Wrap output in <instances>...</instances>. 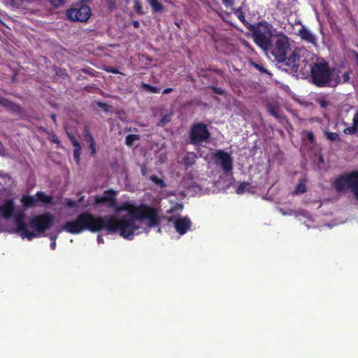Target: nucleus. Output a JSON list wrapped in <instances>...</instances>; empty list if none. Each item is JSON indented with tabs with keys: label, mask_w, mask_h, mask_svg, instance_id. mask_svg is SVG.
<instances>
[{
	"label": "nucleus",
	"mask_w": 358,
	"mask_h": 358,
	"mask_svg": "<svg viewBox=\"0 0 358 358\" xmlns=\"http://www.w3.org/2000/svg\"><path fill=\"white\" fill-rule=\"evenodd\" d=\"M67 136L69 140L71 141L73 146L74 145V143H80L76 139V138L72 134L67 132Z\"/></svg>",
	"instance_id": "a19ab883"
},
{
	"label": "nucleus",
	"mask_w": 358,
	"mask_h": 358,
	"mask_svg": "<svg viewBox=\"0 0 358 358\" xmlns=\"http://www.w3.org/2000/svg\"><path fill=\"white\" fill-rule=\"evenodd\" d=\"M141 87L142 90L150 93H158L160 91L159 87L145 83H141Z\"/></svg>",
	"instance_id": "393cba45"
},
{
	"label": "nucleus",
	"mask_w": 358,
	"mask_h": 358,
	"mask_svg": "<svg viewBox=\"0 0 358 358\" xmlns=\"http://www.w3.org/2000/svg\"><path fill=\"white\" fill-rule=\"evenodd\" d=\"M135 220H137L131 217L119 219L113 215L98 216L85 211L74 220L66 222L62 229L71 234H79L85 231L96 233L106 230L112 234L119 231L124 238L132 239L134 233L139 229Z\"/></svg>",
	"instance_id": "f257e3e1"
},
{
	"label": "nucleus",
	"mask_w": 358,
	"mask_h": 358,
	"mask_svg": "<svg viewBox=\"0 0 358 358\" xmlns=\"http://www.w3.org/2000/svg\"><path fill=\"white\" fill-rule=\"evenodd\" d=\"M310 80L317 87H333L341 83L338 73L324 59H317L310 64Z\"/></svg>",
	"instance_id": "7ed1b4c3"
},
{
	"label": "nucleus",
	"mask_w": 358,
	"mask_h": 358,
	"mask_svg": "<svg viewBox=\"0 0 358 358\" xmlns=\"http://www.w3.org/2000/svg\"><path fill=\"white\" fill-rule=\"evenodd\" d=\"M83 199H84V197H83V196L80 197V198L78 199V201H76V202H77V204H78V203H81V202H83Z\"/></svg>",
	"instance_id": "4d7b16f0"
},
{
	"label": "nucleus",
	"mask_w": 358,
	"mask_h": 358,
	"mask_svg": "<svg viewBox=\"0 0 358 358\" xmlns=\"http://www.w3.org/2000/svg\"><path fill=\"white\" fill-rule=\"evenodd\" d=\"M66 16L72 22H85L92 16V10L89 6L79 3L67 10Z\"/></svg>",
	"instance_id": "6e6552de"
},
{
	"label": "nucleus",
	"mask_w": 358,
	"mask_h": 358,
	"mask_svg": "<svg viewBox=\"0 0 358 358\" xmlns=\"http://www.w3.org/2000/svg\"><path fill=\"white\" fill-rule=\"evenodd\" d=\"M252 36L255 43L265 51L269 48L274 37L271 30V25L268 23L261 24L253 31Z\"/></svg>",
	"instance_id": "423d86ee"
},
{
	"label": "nucleus",
	"mask_w": 358,
	"mask_h": 358,
	"mask_svg": "<svg viewBox=\"0 0 358 358\" xmlns=\"http://www.w3.org/2000/svg\"><path fill=\"white\" fill-rule=\"evenodd\" d=\"M152 8L153 13H162L164 6L159 0H147Z\"/></svg>",
	"instance_id": "5701e85b"
},
{
	"label": "nucleus",
	"mask_w": 358,
	"mask_h": 358,
	"mask_svg": "<svg viewBox=\"0 0 358 358\" xmlns=\"http://www.w3.org/2000/svg\"><path fill=\"white\" fill-rule=\"evenodd\" d=\"M169 122H171V116H170V115L166 114V115H163L162 119L158 122L157 125L159 127H164Z\"/></svg>",
	"instance_id": "473e14b6"
},
{
	"label": "nucleus",
	"mask_w": 358,
	"mask_h": 358,
	"mask_svg": "<svg viewBox=\"0 0 358 358\" xmlns=\"http://www.w3.org/2000/svg\"><path fill=\"white\" fill-rule=\"evenodd\" d=\"M50 117L52 120V121L56 123L57 122V115L55 114H51Z\"/></svg>",
	"instance_id": "5fc2aeb1"
},
{
	"label": "nucleus",
	"mask_w": 358,
	"mask_h": 358,
	"mask_svg": "<svg viewBox=\"0 0 358 358\" xmlns=\"http://www.w3.org/2000/svg\"><path fill=\"white\" fill-rule=\"evenodd\" d=\"M132 24L135 28H139L140 27V23L137 20L132 21Z\"/></svg>",
	"instance_id": "8fccbe9b"
},
{
	"label": "nucleus",
	"mask_w": 358,
	"mask_h": 358,
	"mask_svg": "<svg viewBox=\"0 0 358 358\" xmlns=\"http://www.w3.org/2000/svg\"><path fill=\"white\" fill-rule=\"evenodd\" d=\"M15 211V203L13 199H6L4 203L0 206V216L8 220L13 217Z\"/></svg>",
	"instance_id": "4468645a"
},
{
	"label": "nucleus",
	"mask_w": 358,
	"mask_h": 358,
	"mask_svg": "<svg viewBox=\"0 0 358 358\" xmlns=\"http://www.w3.org/2000/svg\"><path fill=\"white\" fill-rule=\"evenodd\" d=\"M324 135H325L326 138L330 141H332V142H340L341 141V138H340L338 134L336 132H331V131H327L324 132Z\"/></svg>",
	"instance_id": "a878e982"
},
{
	"label": "nucleus",
	"mask_w": 358,
	"mask_h": 358,
	"mask_svg": "<svg viewBox=\"0 0 358 358\" xmlns=\"http://www.w3.org/2000/svg\"><path fill=\"white\" fill-rule=\"evenodd\" d=\"M54 224V217L50 213H44L34 217L29 222V227L41 236L47 229Z\"/></svg>",
	"instance_id": "1a4fd4ad"
},
{
	"label": "nucleus",
	"mask_w": 358,
	"mask_h": 358,
	"mask_svg": "<svg viewBox=\"0 0 358 358\" xmlns=\"http://www.w3.org/2000/svg\"><path fill=\"white\" fill-rule=\"evenodd\" d=\"M107 71L110 72V73H115V74H117L120 73L119 71L115 68H110V69H107Z\"/></svg>",
	"instance_id": "de8ad7c7"
},
{
	"label": "nucleus",
	"mask_w": 358,
	"mask_h": 358,
	"mask_svg": "<svg viewBox=\"0 0 358 358\" xmlns=\"http://www.w3.org/2000/svg\"><path fill=\"white\" fill-rule=\"evenodd\" d=\"M91 0H81V3H83V2H87V1H90Z\"/></svg>",
	"instance_id": "bf43d9fd"
},
{
	"label": "nucleus",
	"mask_w": 358,
	"mask_h": 358,
	"mask_svg": "<svg viewBox=\"0 0 358 358\" xmlns=\"http://www.w3.org/2000/svg\"><path fill=\"white\" fill-rule=\"evenodd\" d=\"M210 138V133L208 129L207 124L201 122L191 125L189 132L190 144L201 145L202 143L208 141Z\"/></svg>",
	"instance_id": "0eeeda50"
},
{
	"label": "nucleus",
	"mask_w": 358,
	"mask_h": 358,
	"mask_svg": "<svg viewBox=\"0 0 358 358\" xmlns=\"http://www.w3.org/2000/svg\"><path fill=\"white\" fill-rule=\"evenodd\" d=\"M7 103L8 99L0 95V106H3V105L7 104Z\"/></svg>",
	"instance_id": "49530a36"
},
{
	"label": "nucleus",
	"mask_w": 358,
	"mask_h": 358,
	"mask_svg": "<svg viewBox=\"0 0 358 358\" xmlns=\"http://www.w3.org/2000/svg\"><path fill=\"white\" fill-rule=\"evenodd\" d=\"M192 222L188 217H180L174 222L176 231L180 234H185L191 228Z\"/></svg>",
	"instance_id": "ddd939ff"
},
{
	"label": "nucleus",
	"mask_w": 358,
	"mask_h": 358,
	"mask_svg": "<svg viewBox=\"0 0 358 358\" xmlns=\"http://www.w3.org/2000/svg\"><path fill=\"white\" fill-rule=\"evenodd\" d=\"M251 64H252V66H254L257 70H258L259 71H260V72H262V73H266V74H271V73H269V71H268L266 69L264 68L262 66L259 65V64H257V63H255V62H251Z\"/></svg>",
	"instance_id": "c9c22d12"
},
{
	"label": "nucleus",
	"mask_w": 358,
	"mask_h": 358,
	"mask_svg": "<svg viewBox=\"0 0 358 358\" xmlns=\"http://www.w3.org/2000/svg\"><path fill=\"white\" fill-rule=\"evenodd\" d=\"M134 9L136 10V12L138 14V15H143L144 13L143 11V8H142V5L141 3V2L138 1V0H136L134 1Z\"/></svg>",
	"instance_id": "72a5a7b5"
},
{
	"label": "nucleus",
	"mask_w": 358,
	"mask_h": 358,
	"mask_svg": "<svg viewBox=\"0 0 358 358\" xmlns=\"http://www.w3.org/2000/svg\"><path fill=\"white\" fill-rule=\"evenodd\" d=\"M49 2L55 8H58L63 5L66 0H48Z\"/></svg>",
	"instance_id": "ea45409f"
},
{
	"label": "nucleus",
	"mask_w": 358,
	"mask_h": 358,
	"mask_svg": "<svg viewBox=\"0 0 358 358\" xmlns=\"http://www.w3.org/2000/svg\"><path fill=\"white\" fill-rule=\"evenodd\" d=\"M343 83L349 82V80H350V73L348 71H345L343 74Z\"/></svg>",
	"instance_id": "c03bdc74"
},
{
	"label": "nucleus",
	"mask_w": 358,
	"mask_h": 358,
	"mask_svg": "<svg viewBox=\"0 0 358 358\" xmlns=\"http://www.w3.org/2000/svg\"><path fill=\"white\" fill-rule=\"evenodd\" d=\"M266 108L268 113L271 115L273 116L276 119L280 118V116H279L278 113H277V107L275 106H274L273 104H272L271 103H268L266 105Z\"/></svg>",
	"instance_id": "bb28decb"
},
{
	"label": "nucleus",
	"mask_w": 358,
	"mask_h": 358,
	"mask_svg": "<svg viewBox=\"0 0 358 358\" xmlns=\"http://www.w3.org/2000/svg\"><path fill=\"white\" fill-rule=\"evenodd\" d=\"M213 71L218 75L222 76V74H223V71L219 69H213Z\"/></svg>",
	"instance_id": "3c124183"
},
{
	"label": "nucleus",
	"mask_w": 358,
	"mask_h": 358,
	"mask_svg": "<svg viewBox=\"0 0 358 358\" xmlns=\"http://www.w3.org/2000/svg\"><path fill=\"white\" fill-rule=\"evenodd\" d=\"M306 182V180L305 178H301V180H299V182L296 185V187L294 189V194L298 195L306 192L307 188Z\"/></svg>",
	"instance_id": "b1692460"
},
{
	"label": "nucleus",
	"mask_w": 358,
	"mask_h": 358,
	"mask_svg": "<svg viewBox=\"0 0 358 358\" xmlns=\"http://www.w3.org/2000/svg\"><path fill=\"white\" fill-rule=\"evenodd\" d=\"M141 174L144 176H146L147 174H148V169L147 167L145 166V165H142L141 166Z\"/></svg>",
	"instance_id": "a18cd8bd"
},
{
	"label": "nucleus",
	"mask_w": 358,
	"mask_h": 358,
	"mask_svg": "<svg viewBox=\"0 0 358 358\" xmlns=\"http://www.w3.org/2000/svg\"><path fill=\"white\" fill-rule=\"evenodd\" d=\"M50 249L52 250H55V248H56V242L55 241H52V243L50 245Z\"/></svg>",
	"instance_id": "603ef678"
},
{
	"label": "nucleus",
	"mask_w": 358,
	"mask_h": 358,
	"mask_svg": "<svg viewBox=\"0 0 358 358\" xmlns=\"http://www.w3.org/2000/svg\"><path fill=\"white\" fill-rule=\"evenodd\" d=\"M334 186L338 192L345 189H350L358 201V171H352L338 176L334 182Z\"/></svg>",
	"instance_id": "39448f33"
},
{
	"label": "nucleus",
	"mask_w": 358,
	"mask_h": 358,
	"mask_svg": "<svg viewBox=\"0 0 358 358\" xmlns=\"http://www.w3.org/2000/svg\"><path fill=\"white\" fill-rule=\"evenodd\" d=\"M246 0H222V4L227 8L232 9L236 6H241V4H245Z\"/></svg>",
	"instance_id": "4be33fe9"
},
{
	"label": "nucleus",
	"mask_w": 358,
	"mask_h": 358,
	"mask_svg": "<svg viewBox=\"0 0 358 358\" xmlns=\"http://www.w3.org/2000/svg\"><path fill=\"white\" fill-rule=\"evenodd\" d=\"M50 139L52 143H54L55 144L59 145L60 143V141L59 140L58 137L57 136V135L55 134H52L50 136Z\"/></svg>",
	"instance_id": "79ce46f5"
},
{
	"label": "nucleus",
	"mask_w": 358,
	"mask_h": 358,
	"mask_svg": "<svg viewBox=\"0 0 358 358\" xmlns=\"http://www.w3.org/2000/svg\"><path fill=\"white\" fill-rule=\"evenodd\" d=\"M197 158L196 155L194 152H188L183 158V164L185 169L192 166Z\"/></svg>",
	"instance_id": "aec40b11"
},
{
	"label": "nucleus",
	"mask_w": 358,
	"mask_h": 358,
	"mask_svg": "<svg viewBox=\"0 0 358 358\" xmlns=\"http://www.w3.org/2000/svg\"><path fill=\"white\" fill-rule=\"evenodd\" d=\"M266 51L277 62L282 63V66L285 71L296 73L299 71L300 57L296 51L292 52L287 57V54L290 51V44L289 38L285 34L275 35L273 38V42Z\"/></svg>",
	"instance_id": "f03ea898"
},
{
	"label": "nucleus",
	"mask_w": 358,
	"mask_h": 358,
	"mask_svg": "<svg viewBox=\"0 0 358 358\" xmlns=\"http://www.w3.org/2000/svg\"><path fill=\"white\" fill-rule=\"evenodd\" d=\"M173 88L168 87L163 91V94H166L173 92Z\"/></svg>",
	"instance_id": "09e8293b"
},
{
	"label": "nucleus",
	"mask_w": 358,
	"mask_h": 358,
	"mask_svg": "<svg viewBox=\"0 0 358 358\" xmlns=\"http://www.w3.org/2000/svg\"><path fill=\"white\" fill-rule=\"evenodd\" d=\"M303 134L306 136V138L308 139V141L311 143H315V136H314V134L313 131H303Z\"/></svg>",
	"instance_id": "e433bc0d"
},
{
	"label": "nucleus",
	"mask_w": 358,
	"mask_h": 358,
	"mask_svg": "<svg viewBox=\"0 0 358 358\" xmlns=\"http://www.w3.org/2000/svg\"><path fill=\"white\" fill-rule=\"evenodd\" d=\"M301 39L316 46L317 45V37L306 27L302 26L298 31Z\"/></svg>",
	"instance_id": "2eb2a0df"
},
{
	"label": "nucleus",
	"mask_w": 358,
	"mask_h": 358,
	"mask_svg": "<svg viewBox=\"0 0 358 358\" xmlns=\"http://www.w3.org/2000/svg\"><path fill=\"white\" fill-rule=\"evenodd\" d=\"M74 150H73V158L75 161L78 164L80 160V155H81V145L80 143H74Z\"/></svg>",
	"instance_id": "cd10ccee"
},
{
	"label": "nucleus",
	"mask_w": 358,
	"mask_h": 358,
	"mask_svg": "<svg viewBox=\"0 0 358 358\" xmlns=\"http://www.w3.org/2000/svg\"><path fill=\"white\" fill-rule=\"evenodd\" d=\"M114 209L116 213L127 211L132 218L138 220H148L149 227H155L159 224V217L157 209L146 204L134 206L129 201H126L120 206H117L116 205Z\"/></svg>",
	"instance_id": "20e7f679"
},
{
	"label": "nucleus",
	"mask_w": 358,
	"mask_h": 358,
	"mask_svg": "<svg viewBox=\"0 0 358 358\" xmlns=\"http://www.w3.org/2000/svg\"><path fill=\"white\" fill-rule=\"evenodd\" d=\"M215 164L222 167L224 173L228 174L233 169V159L231 155L224 150H217L214 155Z\"/></svg>",
	"instance_id": "9b49d317"
},
{
	"label": "nucleus",
	"mask_w": 358,
	"mask_h": 358,
	"mask_svg": "<svg viewBox=\"0 0 358 358\" xmlns=\"http://www.w3.org/2000/svg\"><path fill=\"white\" fill-rule=\"evenodd\" d=\"M246 7L245 4H241V6H236L235 8L231 9L235 15L237 17V18L245 25L247 27L249 23L245 20L244 13L243 11V9Z\"/></svg>",
	"instance_id": "a211bd4d"
},
{
	"label": "nucleus",
	"mask_w": 358,
	"mask_h": 358,
	"mask_svg": "<svg viewBox=\"0 0 358 358\" xmlns=\"http://www.w3.org/2000/svg\"><path fill=\"white\" fill-rule=\"evenodd\" d=\"M316 101L322 108H326L329 105V101H327L324 98H319L316 100Z\"/></svg>",
	"instance_id": "4c0bfd02"
},
{
	"label": "nucleus",
	"mask_w": 358,
	"mask_h": 358,
	"mask_svg": "<svg viewBox=\"0 0 358 358\" xmlns=\"http://www.w3.org/2000/svg\"><path fill=\"white\" fill-rule=\"evenodd\" d=\"M116 194L117 192L113 189L106 190L103 196L94 197V205L107 204L108 208H115L117 203Z\"/></svg>",
	"instance_id": "f8f14e48"
},
{
	"label": "nucleus",
	"mask_w": 358,
	"mask_h": 358,
	"mask_svg": "<svg viewBox=\"0 0 358 358\" xmlns=\"http://www.w3.org/2000/svg\"><path fill=\"white\" fill-rule=\"evenodd\" d=\"M248 187H250V183L246 182H241L238 187L236 188V193L238 194H243L246 190L248 189Z\"/></svg>",
	"instance_id": "2f4dec72"
},
{
	"label": "nucleus",
	"mask_w": 358,
	"mask_h": 358,
	"mask_svg": "<svg viewBox=\"0 0 358 358\" xmlns=\"http://www.w3.org/2000/svg\"><path fill=\"white\" fill-rule=\"evenodd\" d=\"M83 136L85 141L88 143L91 151V155L94 156L96 153V142L94 136L90 131L88 126H85L83 129Z\"/></svg>",
	"instance_id": "dca6fc26"
},
{
	"label": "nucleus",
	"mask_w": 358,
	"mask_h": 358,
	"mask_svg": "<svg viewBox=\"0 0 358 358\" xmlns=\"http://www.w3.org/2000/svg\"><path fill=\"white\" fill-rule=\"evenodd\" d=\"M352 122V127H348L343 130L345 134L354 135L358 131V110L354 115Z\"/></svg>",
	"instance_id": "6ab92c4d"
},
{
	"label": "nucleus",
	"mask_w": 358,
	"mask_h": 358,
	"mask_svg": "<svg viewBox=\"0 0 358 358\" xmlns=\"http://www.w3.org/2000/svg\"><path fill=\"white\" fill-rule=\"evenodd\" d=\"M106 4L108 10L110 11H113L116 8L115 0H106Z\"/></svg>",
	"instance_id": "f704fd0d"
},
{
	"label": "nucleus",
	"mask_w": 358,
	"mask_h": 358,
	"mask_svg": "<svg viewBox=\"0 0 358 358\" xmlns=\"http://www.w3.org/2000/svg\"><path fill=\"white\" fill-rule=\"evenodd\" d=\"M24 215L23 213L19 214L15 219V228L14 229L15 233L20 235L22 238H27L29 241H31L36 237L38 236V234L35 231H31L29 230L27 225L24 222Z\"/></svg>",
	"instance_id": "9d476101"
},
{
	"label": "nucleus",
	"mask_w": 358,
	"mask_h": 358,
	"mask_svg": "<svg viewBox=\"0 0 358 358\" xmlns=\"http://www.w3.org/2000/svg\"><path fill=\"white\" fill-rule=\"evenodd\" d=\"M150 180L154 182L155 185H159V187H161L162 188L163 187H166V183L165 182L161 179V178H159L156 175H152L150 176Z\"/></svg>",
	"instance_id": "7c9ffc66"
},
{
	"label": "nucleus",
	"mask_w": 358,
	"mask_h": 358,
	"mask_svg": "<svg viewBox=\"0 0 358 358\" xmlns=\"http://www.w3.org/2000/svg\"><path fill=\"white\" fill-rule=\"evenodd\" d=\"M36 199L37 201L50 204L52 202V197L51 196L46 195L43 192H37L35 194Z\"/></svg>",
	"instance_id": "412c9836"
},
{
	"label": "nucleus",
	"mask_w": 358,
	"mask_h": 358,
	"mask_svg": "<svg viewBox=\"0 0 358 358\" xmlns=\"http://www.w3.org/2000/svg\"><path fill=\"white\" fill-rule=\"evenodd\" d=\"M140 138L139 135L137 134H129L126 136L125 143L128 146H131L135 141H137Z\"/></svg>",
	"instance_id": "c756f323"
},
{
	"label": "nucleus",
	"mask_w": 358,
	"mask_h": 358,
	"mask_svg": "<svg viewBox=\"0 0 358 358\" xmlns=\"http://www.w3.org/2000/svg\"><path fill=\"white\" fill-rule=\"evenodd\" d=\"M97 242H98L99 243H103V238L101 237V236H100V235H98V236H97Z\"/></svg>",
	"instance_id": "864d4df0"
},
{
	"label": "nucleus",
	"mask_w": 358,
	"mask_h": 358,
	"mask_svg": "<svg viewBox=\"0 0 358 358\" xmlns=\"http://www.w3.org/2000/svg\"><path fill=\"white\" fill-rule=\"evenodd\" d=\"M20 201L25 209L33 208L36 206L37 203L35 196L22 195Z\"/></svg>",
	"instance_id": "f3484780"
},
{
	"label": "nucleus",
	"mask_w": 358,
	"mask_h": 358,
	"mask_svg": "<svg viewBox=\"0 0 358 358\" xmlns=\"http://www.w3.org/2000/svg\"><path fill=\"white\" fill-rule=\"evenodd\" d=\"M66 206L69 208H75L77 206V202L72 199H68L66 202Z\"/></svg>",
	"instance_id": "37998d69"
},
{
	"label": "nucleus",
	"mask_w": 358,
	"mask_h": 358,
	"mask_svg": "<svg viewBox=\"0 0 358 358\" xmlns=\"http://www.w3.org/2000/svg\"><path fill=\"white\" fill-rule=\"evenodd\" d=\"M3 106L9 108L13 111L20 113L22 112V108L20 105L16 104L8 99L7 104H4Z\"/></svg>",
	"instance_id": "c85d7f7f"
},
{
	"label": "nucleus",
	"mask_w": 358,
	"mask_h": 358,
	"mask_svg": "<svg viewBox=\"0 0 358 358\" xmlns=\"http://www.w3.org/2000/svg\"><path fill=\"white\" fill-rule=\"evenodd\" d=\"M3 144H2V143L0 141V150H3Z\"/></svg>",
	"instance_id": "13d9d810"
},
{
	"label": "nucleus",
	"mask_w": 358,
	"mask_h": 358,
	"mask_svg": "<svg viewBox=\"0 0 358 358\" xmlns=\"http://www.w3.org/2000/svg\"><path fill=\"white\" fill-rule=\"evenodd\" d=\"M209 88L211 89L215 94H217L219 95H224L225 94V90L222 88L217 87L215 86H210Z\"/></svg>",
	"instance_id": "58836bf2"
},
{
	"label": "nucleus",
	"mask_w": 358,
	"mask_h": 358,
	"mask_svg": "<svg viewBox=\"0 0 358 358\" xmlns=\"http://www.w3.org/2000/svg\"><path fill=\"white\" fill-rule=\"evenodd\" d=\"M57 235H51L50 236V239L52 241H55L56 238H57Z\"/></svg>",
	"instance_id": "6e6d98bb"
}]
</instances>
